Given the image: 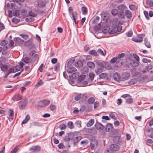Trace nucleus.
Instances as JSON below:
<instances>
[{
    "label": "nucleus",
    "mask_w": 153,
    "mask_h": 153,
    "mask_svg": "<svg viewBox=\"0 0 153 153\" xmlns=\"http://www.w3.org/2000/svg\"><path fill=\"white\" fill-rule=\"evenodd\" d=\"M21 68L20 66L18 65L16 66L15 68H8L7 74H6V75H4V78H7L8 75L10 74L15 73L19 71L20 70Z\"/></svg>",
    "instance_id": "obj_1"
},
{
    "label": "nucleus",
    "mask_w": 153,
    "mask_h": 153,
    "mask_svg": "<svg viewBox=\"0 0 153 153\" xmlns=\"http://www.w3.org/2000/svg\"><path fill=\"white\" fill-rule=\"evenodd\" d=\"M124 62V61L123 59H118L117 60L115 65L117 66V67L123 65Z\"/></svg>",
    "instance_id": "obj_20"
},
{
    "label": "nucleus",
    "mask_w": 153,
    "mask_h": 153,
    "mask_svg": "<svg viewBox=\"0 0 153 153\" xmlns=\"http://www.w3.org/2000/svg\"><path fill=\"white\" fill-rule=\"evenodd\" d=\"M30 119V116L29 115H27L26 117L23 120L22 122V124H25Z\"/></svg>",
    "instance_id": "obj_34"
},
{
    "label": "nucleus",
    "mask_w": 153,
    "mask_h": 153,
    "mask_svg": "<svg viewBox=\"0 0 153 153\" xmlns=\"http://www.w3.org/2000/svg\"><path fill=\"white\" fill-rule=\"evenodd\" d=\"M117 32L116 27H114L111 31L109 32V34H114Z\"/></svg>",
    "instance_id": "obj_46"
},
{
    "label": "nucleus",
    "mask_w": 153,
    "mask_h": 153,
    "mask_svg": "<svg viewBox=\"0 0 153 153\" xmlns=\"http://www.w3.org/2000/svg\"><path fill=\"white\" fill-rule=\"evenodd\" d=\"M133 56L134 59H135L137 62H139V61L140 58L139 56L138 55L134 53L133 54Z\"/></svg>",
    "instance_id": "obj_60"
},
{
    "label": "nucleus",
    "mask_w": 153,
    "mask_h": 153,
    "mask_svg": "<svg viewBox=\"0 0 153 153\" xmlns=\"http://www.w3.org/2000/svg\"><path fill=\"white\" fill-rule=\"evenodd\" d=\"M72 137L71 140L73 141L74 145H75L76 143L79 142L82 139L80 136L77 137L74 135L73 134V136Z\"/></svg>",
    "instance_id": "obj_6"
},
{
    "label": "nucleus",
    "mask_w": 153,
    "mask_h": 153,
    "mask_svg": "<svg viewBox=\"0 0 153 153\" xmlns=\"http://www.w3.org/2000/svg\"><path fill=\"white\" fill-rule=\"evenodd\" d=\"M81 10L82 12V14L83 15H85L87 13V9L86 7L83 6L81 8Z\"/></svg>",
    "instance_id": "obj_42"
},
{
    "label": "nucleus",
    "mask_w": 153,
    "mask_h": 153,
    "mask_svg": "<svg viewBox=\"0 0 153 153\" xmlns=\"http://www.w3.org/2000/svg\"><path fill=\"white\" fill-rule=\"evenodd\" d=\"M79 74L78 72L73 73L72 74V77L73 79H76L79 76Z\"/></svg>",
    "instance_id": "obj_39"
},
{
    "label": "nucleus",
    "mask_w": 153,
    "mask_h": 153,
    "mask_svg": "<svg viewBox=\"0 0 153 153\" xmlns=\"http://www.w3.org/2000/svg\"><path fill=\"white\" fill-rule=\"evenodd\" d=\"M124 15L128 19H130L132 16L131 11L129 10H126L125 11Z\"/></svg>",
    "instance_id": "obj_14"
},
{
    "label": "nucleus",
    "mask_w": 153,
    "mask_h": 153,
    "mask_svg": "<svg viewBox=\"0 0 153 153\" xmlns=\"http://www.w3.org/2000/svg\"><path fill=\"white\" fill-rule=\"evenodd\" d=\"M125 54L123 53L118 54L116 56V58L117 59H123L122 58L123 57L125 56Z\"/></svg>",
    "instance_id": "obj_40"
},
{
    "label": "nucleus",
    "mask_w": 153,
    "mask_h": 153,
    "mask_svg": "<svg viewBox=\"0 0 153 153\" xmlns=\"http://www.w3.org/2000/svg\"><path fill=\"white\" fill-rule=\"evenodd\" d=\"M41 149L40 146L38 145L32 146L30 148L29 150L32 152H39Z\"/></svg>",
    "instance_id": "obj_5"
},
{
    "label": "nucleus",
    "mask_w": 153,
    "mask_h": 153,
    "mask_svg": "<svg viewBox=\"0 0 153 153\" xmlns=\"http://www.w3.org/2000/svg\"><path fill=\"white\" fill-rule=\"evenodd\" d=\"M126 35L127 37H131L133 34V32L132 31H129L126 33Z\"/></svg>",
    "instance_id": "obj_61"
},
{
    "label": "nucleus",
    "mask_w": 153,
    "mask_h": 153,
    "mask_svg": "<svg viewBox=\"0 0 153 153\" xmlns=\"http://www.w3.org/2000/svg\"><path fill=\"white\" fill-rule=\"evenodd\" d=\"M7 46L3 47V49L2 52V54L3 55H5L7 53Z\"/></svg>",
    "instance_id": "obj_41"
},
{
    "label": "nucleus",
    "mask_w": 153,
    "mask_h": 153,
    "mask_svg": "<svg viewBox=\"0 0 153 153\" xmlns=\"http://www.w3.org/2000/svg\"><path fill=\"white\" fill-rule=\"evenodd\" d=\"M19 149L18 146H16L10 152V153H16Z\"/></svg>",
    "instance_id": "obj_57"
},
{
    "label": "nucleus",
    "mask_w": 153,
    "mask_h": 153,
    "mask_svg": "<svg viewBox=\"0 0 153 153\" xmlns=\"http://www.w3.org/2000/svg\"><path fill=\"white\" fill-rule=\"evenodd\" d=\"M107 76V74L106 73H102L99 75V77L101 79L105 78Z\"/></svg>",
    "instance_id": "obj_49"
},
{
    "label": "nucleus",
    "mask_w": 153,
    "mask_h": 153,
    "mask_svg": "<svg viewBox=\"0 0 153 153\" xmlns=\"http://www.w3.org/2000/svg\"><path fill=\"white\" fill-rule=\"evenodd\" d=\"M87 65L91 68H94L95 66L94 63L91 62H88L87 63Z\"/></svg>",
    "instance_id": "obj_33"
},
{
    "label": "nucleus",
    "mask_w": 153,
    "mask_h": 153,
    "mask_svg": "<svg viewBox=\"0 0 153 153\" xmlns=\"http://www.w3.org/2000/svg\"><path fill=\"white\" fill-rule=\"evenodd\" d=\"M72 15L73 19L74 20L75 24H77L78 23V21L76 22V19L77 18V13L76 11L72 12L71 14Z\"/></svg>",
    "instance_id": "obj_19"
},
{
    "label": "nucleus",
    "mask_w": 153,
    "mask_h": 153,
    "mask_svg": "<svg viewBox=\"0 0 153 153\" xmlns=\"http://www.w3.org/2000/svg\"><path fill=\"white\" fill-rule=\"evenodd\" d=\"M66 125L64 124H62L60 125L59 126V128L60 130L65 129L66 128Z\"/></svg>",
    "instance_id": "obj_54"
},
{
    "label": "nucleus",
    "mask_w": 153,
    "mask_h": 153,
    "mask_svg": "<svg viewBox=\"0 0 153 153\" xmlns=\"http://www.w3.org/2000/svg\"><path fill=\"white\" fill-rule=\"evenodd\" d=\"M31 70L32 69L30 68L29 66H27L25 67V71L28 74L30 72Z\"/></svg>",
    "instance_id": "obj_50"
},
{
    "label": "nucleus",
    "mask_w": 153,
    "mask_h": 153,
    "mask_svg": "<svg viewBox=\"0 0 153 153\" xmlns=\"http://www.w3.org/2000/svg\"><path fill=\"white\" fill-rule=\"evenodd\" d=\"M145 44V45L148 48H150L151 45L150 44V43L148 41L147 39L146 38H145L144 39Z\"/></svg>",
    "instance_id": "obj_43"
},
{
    "label": "nucleus",
    "mask_w": 153,
    "mask_h": 153,
    "mask_svg": "<svg viewBox=\"0 0 153 153\" xmlns=\"http://www.w3.org/2000/svg\"><path fill=\"white\" fill-rule=\"evenodd\" d=\"M113 77L114 79L117 81H119L120 80V76L116 72L113 75Z\"/></svg>",
    "instance_id": "obj_15"
},
{
    "label": "nucleus",
    "mask_w": 153,
    "mask_h": 153,
    "mask_svg": "<svg viewBox=\"0 0 153 153\" xmlns=\"http://www.w3.org/2000/svg\"><path fill=\"white\" fill-rule=\"evenodd\" d=\"M20 36L25 40H27L29 38L28 36L26 34H21Z\"/></svg>",
    "instance_id": "obj_52"
},
{
    "label": "nucleus",
    "mask_w": 153,
    "mask_h": 153,
    "mask_svg": "<svg viewBox=\"0 0 153 153\" xmlns=\"http://www.w3.org/2000/svg\"><path fill=\"white\" fill-rule=\"evenodd\" d=\"M95 126L97 129L99 130H102L105 128V126L103 125L101 123L98 122L96 123Z\"/></svg>",
    "instance_id": "obj_11"
},
{
    "label": "nucleus",
    "mask_w": 153,
    "mask_h": 153,
    "mask_svg": "<svg viewBox=\"0 0 153 153\" xmlns=\"http://www.w3.org/2000/svg\"><path fill=\"white\" fill-rule=\"evenodd\" d=\"M98 53L101 55L105 56L106 54V51L105 50L103 51L101 49H99L97 50Z\"/></svg>",
    "instance_id": "obj_32"
},
{
    "label": "nucleus",
    "mask_w": 153,
    "mask_h": 153,
    "mask_svg": "<svg viewBox=\"0 0 153 153\" xmlns=\"http://www.w3.org/2000/svg\"><path fill=\"white\" fill-rule=\"evenodd\" d=\"M46 3L43 1H41L38 2L37 7L38 8H42L45 6Z\"/></svg>",
    "instance_id": "obj_22"
},
{
    "label": "nucleus",
    "mask_w": 153,
    "mask_h": 153,
    "mask_svg": "<svg viewBox=\"0 0 153 153\" xmlns=\"http://www.w3.org/2000/svg\"><path fill=\"white\" fill-rule=\"evenodd\" d=\"M73 136V133H71L68 134L64 137L63 140L65 141H68L72 140V137Z\"/></svg>",
    "instance_id": "obj_7"
},
{
    "label": "nucleus",
    "mask_w": 153,
    "mask_h": 153,
    "mask_svg": "<svg viewBox=\"0 0 153 153\" xmlns=\"http://www.w3.org/2000/svg\"><path fill=\"white\" fill-rule=\"evenodd\" d=\"M89 53L90 55H92L94 56H97L98 55L97 51L94 50L90 51Z\"/></svg>",
    "instance_id": "obj_35"
},
{
    "label": "nucleus",
    "mask_w": 153,
    "mask_h": 153,
    "mask_svg": "<svg viewBox=\"0 0 153 153\" xmlns=\"http://www.w3.org/2000/svg\"><path fill=\"white\" fill-rule=\"evenodd\" d=\"M124 12L120 11L118 14V17L121 19L125 18V15L124 14Z\"/></svg>",
    "instance_id": "obj_36"
},
{
    "label": "nucleus",
    "mask_w": 153,
    "mask_h": 153,
    "mask_svg": "<svg viewBox=\"0 0 153 153\" xmlns=\"http://www.w3.org/2000/svg\"><path fill=\"white\" fill-rule=\"evenodd\" d=\"M31 126H41V124L38 122H33L31 123Z\"/></svg>",
    "instance_id": "obj_48"
},
{
    "label": "nucleus",
    "mask_w": 153,
    "mask_h": 153,
    "mask_svg": "<svg viewBox=\"0 0 153 153\" xmlns=\"http://www.w3.org/2000/svg\"><path fill=\"white\" fill-rule=\"evenodd\" d=\"M9 114V116L10 117H12L14 115V111L12 109H10L8 112Z\"/></svg>",
    "instance_id": "obj_55"
},
{
    "label": "nucleus",
    "mask_w": 153,
    "mask_h": 153,
    "mask_svg": "<svg viewBox=\"0 0 153 153\" xmlns=\"http://www.w3.org/2000/svg\"><path fill=\"white\" fill-rule=\"evenodd\" d=\"M59 64L58 63H57L54 68V70L57 71L59 69Z\"/></svg>",
    "instance_id": "obj_59"
},
{
    "label": "nucleus",
    "mask_w": 153,
    "mask_h": 153,
    "mask_svg": "<svg viewBox=\"0 0 153 153\" xmlns=\"http://www.w3.org/2000/svg\"><path fill=\"white\" fill-rule=\"evenodd\" d=\"M147 4L151 7H153V1L152 0H147Z\"/></svg>",
    "instance_id": "obj_45"
},
{
    "label": "nucleus",
    "mask_w": 153,
    "mask_h": 153,
    "mask_svg": "<svg viewBox=\"0 0 153 153\" xmlns=\"http://www.w3.org/2000/svg\"><path fill=\"white\" fill-rule=\"evenodd\" d=\"M117 8L120 11L124 12L127 8L125 4H121L118 6Z\"/></svg>",
    "instance_id": "obj_17"
},
{
    "label": "nucleus",
    "mask_w": 153,
    "mask_h": 153,
    "mask_svg": "<svg viewBox=\"0 0 153 153\" xmlns=\"http://www.w3.org/2000/svg\"><path fill=\"white\" fill-rule=\"evenodd\" d=\"M130 76V74L128 72H124L122 74V80H126L129 79Z\"/></svg>",
    "instance_id": "obj_9"
},
{
    "label": "nucleus",
    "mask_w": 153,
    "mask_h": 153,
    "mask_svg": "<svg viewBox=\"0 0 153 153\" xmlns=\"http://www.w3.org/2000/svg\"><path fill=\"white\" fill-rule=\"evenodd\" d=\"M27 103V100L25 98L21 100L18 103L19 108L22 110L25 109Z\"/></svg>",
    "instance_id": "obj_2"
},
{
    "label": "nucleus",
    "mask_w": 153,
    "mask_h": 153,
    "mask_svg": "<svg viewBox=\"0 0 153 153\" xmlns=\"http://www.w3.org/2000/svg\"><path fill=\"white\" fill-rule=\"evenodd\" d=\"M81 95V94H79L75 95L74 97V99L76 101L79 100L80 99Z\"/></svg>",
    "instance_id": "obj_56"
},
{
    "label": "nucleus",
    "mask_w": 153,
    "mask_h": 153,
    "mask_svg": "<svg viewBox=\"0 0 153 153\" xmlns=\"http://www.w3.org/2000/svg\"><path fill=\"white\" fill-rule=\"evenodd\" d=\"M146 70L151 73H153V66L152 65H149L146 68Z\"/></svg>",
    "instance_id": "obj_27"
},
{
    "label": "nucleus",
    "mask_w": 153,
    "mask_h": 153,
    "mask_svg": "<svg viewBox=\"0 0 153 153\" xmlns=\"http://www.w3.org/2000/svg\"><path fill=\"white\" fill-rule=\"evenodd\" d=\"M22 98L21 95L18 94H15L12 97V100L14 102L18 101Z\"/></svg>",
    "instance_id": "obj_8"
},
{
    "label": "nucleus",
    "mask_w": 153,
    "mask_h": 153,
    "mask_svg": "<svg viewBox=\"0 0 153 153\" xmlns=\"http://www.w3.org/2000/svg\"><path fill=\"white\" fill-rule=\"evenodd\" d=\"M110 28L108 26H105L102 29V31L103 33H106L108 32H109L110 30Z\"/></svg>",
    "instance_id": "obj_29"
},
{
    "label": "nucleus",
    "mask_w": 153,
    "mask_h": 153,
    "mask_svg": "<svg viewBox=\"0 0 153 153\" xmlns=\"http://www.w3.org/2000/svg\"><path fill=\"white\" fill-rule=\"evenodd\" d=\"M95 102V99L93 97H91L89 98L88 101V103L89 104H92L94 103Z\"/></svg>",
    "instance_id": "obj_37"
},
{
    "label": "nucleus",
    "mask_w": 153,
    "mask_h": 153,
    "mask_svg": "<svg viewBox=\"0 0 153 153\" xmlns=\"http://www.w3.org/2000/svg\"><path fill=\"white\" fill-rule=\"evenodd\" d=\"M74 59H72L70 60H69L67 63V68H69L71 67V65L72 64H73L75 61Z\"/></svg>",
    "instance_id": "obj_25"
},
{
    "label": "nucleus",
    "mask_w": 153,
    "mask_h": 153,
    "mask_svg": "<svg viewBox=\"0 0 153 153\" xmlns=\"http://www.w3.org/2000/svg\"><path fill=\"white\" fill-rule=\"evenodd\" d=\"M50 108L51 110L52 111H53L56 108V106L53 105H51L50 106Z\"/></svg>",
    "instance_id": "obj_64"
},
{
    "label": "nucleus",
    "mask_w": 153,
    "mask_h": 153,
    "mask_svg": "<svg viewBox=\"0 0 153 153\" xmlns=\"http://www.w3.org/2000/svg\"><path fill=\"white\" fill-rule=\"evenodd\" d=\"M94 123V119H91L87 123L86 126L88 127H90L92 126Z\"/></svg>",
    "instance_id": "obj_28"
},
{
    "label": "nucleus",
    "mask_w": 153,
    "mask_h": 153,
    "mask_svg": "<svg viewBox=\"0 0 153 153\" xmlns=\"http://www.w3.org/2000/svg\"><path fill=\"white\" fill-rule=\"evenodd\" d=\"M113 126L111 124L108 123L106 126L105 130L107 132H110L112 131Z\"/></svg>",
    "instance_id": "obj_13"
},
{
    "label": "nucleus",
    "mask_w": 153,
    "mask_h": 153,
    "mask_svg": "<svg viewBox=\"0 0 153 153\" xmlns=\"http://www.w3.org/2000/svg\"><path fill=\"white\" fill-rule=\"evenodd\" d=\"M67 126L70 129H72L74 128V124L73 122L71 121L68 122V123Z\"/></svg>",
    "instance_id": "obj_44"
},
{
    "label": "nucleus",
    "mask_w": 153,
    "mask_h": 153,
    "mask_svg": "<svg viewBox=\"0 0 153 153\" xmlns=\"http://www.w3.org/2000/svg\"><path fill=\"white\" fill-rule=\"evenodd\" d=\"M25 20L28 22H32L34 21V19L32 17H28Z\"/></svg>",
    "instance_id": "obj_58"
},
{
    "label": "nucleus",
    "mask_w": 153,
    "mask_h": 153,
    "mask_svg": "<svg viewBox=\"0 0 153 153\" xmlns=\"http://www.w3.org/2000/svg\"><path fill=\"white\" fill-rule=\"evenodd\" d=\"M7 44V41L5 40H3L0 42V45L1 46H5Z\"/></svg>",
    "instance_id": "obj_63"
},
{
    "label": "nucleus",
    "mask_w": 153,
    "mask_h": 153,
    "mask_svg": "<svg viewBox=\"0 0 153 153\" xmlns=\"http://www.w3.org/2000/svg\"><path fill=\"white\" fill-rule=\"evenodd\" d=\"M111 13L113 16H115L118 14V10L117 9H114L111 10Z\"/></svg>",
    "instance_id": "obj_38"
},
{
    "label": "nucleus",
    "mask_w": 153,
    "mask_h": 153,
    "mask_svg": "<svg viewBox=\"0 0 153 153\" xmlns=\"http://www.w3.org/2000/svg\"><path fill=\"white\" fill-rule=\"evenodd\" d=\"M96 63L97 65L98 68H100L102 69H103L104 65L103 64L99 61H97Z\"/></svg>",
    "instance_id": "obj_31"
},
{
    "label": "nucleus",
    "mask_w": 153,
    "mask_h": 153,
    "mask_svg": "<svg viewBox=\"0 0 153 153\" xmlns=\"http://www.w3.org/2000/svg\"><path fill=\"white\" fill-rule=\"evenodd\" d=\"M50 103L49 100H42L38 102V106L40 107H43L49 105Z\"/></svg>",
    "instance_id": "obj_4"
},
{
    "label": "nucleus",
    "mask_w": 153,
    "mask_h": 153,
    "mask_svg": "<svg viewBox=\"0 0 153 153\" xmlns=\"http://www.w3.org/2000/svg\"><path fill=\"white\" fill-rule=\"evenodd\" d=\"M2 61L0 60V68L1 70L4 72L5 75L7 74V70L9 68V66L7 65L3 64Z\"/></svg>",
    "instance_id": "obj_3"
},
{
    "label": "nucleus",
    "mask_w": 153,
    "mask_h": 153,
    "mask_svg": "<svg viewBox=\"0 0 153 153\" xmlns=\"http://www.w3.org/2000/svg\"><path fill=\"white\" fill-rule=\"evenodd\" d=\"M94 76L95 74L93 72H91L89 74V77L91 80L94 79Z\"/></svg>",
    "instance_id": "obj_47"
},
{
    "label": "nucleus",
    "mask_w": 153,
    "mask_h": 153,
    "mask_svg": "<svg viewBox=\"0 0 153 153\" xmlns=\"http://www.w3.org/2000/svg\"><path fill=\"white\" fill-rule=\"evenodd\" d=\"M28 14L30 16L33 17L36 16L37 15L36 13L32 10L29 11Z\"/></svg>",
    "instance_id": "obj_53"
},
{
    "label": "nucleus",
    "mask_w": 153,
    "mask_h": 153,
    "mask_svg": "<svg viewBox=\"0 0 153 153\" xmlns=\"http://www.w3.org/2000/svg\"><path fill=\"white\" fill-rule=\"evenodd\" d=\"M76 69L75 68L71 67L68 68L67 71L68 73H72L76 71Z\"/></svg>",
    "instance_id": "obj_23"
},
{
    "label": "nucleus",
    "mask_w": 153,
    "mask_h": 153,
    "mask_svg": "<svg viewBox=\"0 0 153 153\" xmlns=\"http://www.w3.org/2000/svg\"><path fill=\"white\" fill-rule=\"evenodd\" d=\"M130 64L133 66L137 67L139 65L138 62L135 61L134 59H130Z\"/></svg>",
    "instance_id": "obj_21"
},
{
    "label": "nucleus",
    "mask_w": 153,
    "mask_h": 153,
    "mask_svg": "<svg viewBox=\"0 0 153 153\" xmlns=\"http://www.w3.org/2000/svg\"><path fill=\"white\" fill-rule=\"evenodd\" d=\"M14 41L16 44H21L23 43L24 40L20 38L16 37L14 38Z\"/></svg>",
    "instance_id": "obj_10"
},
{
    "label": "nucleus",
    "mask_w": 153,
    "mask_h": 153,
    "mask_svg": "<svg viewBox=\"0 0 153 153\" xmlns=\"http://www.w3.org/2000/svg\"><path fill=\"white\" fill-rule=\"evenodd\" d=\"M31 61L32 63H33L35 61L37 62L39 60V56L37 54H34L31 58Z\"/></svg>",
    "instance_id": "obj_24"
},
{
    "label": "nucleus",
    "mask_w": 153,
    "mask_h": 153,
    "mask_svg": "<svg viewBox=\"0 0 153 153\" xmlns=\"http://www.w3.org/2000/svg\"><path fill=\"white\" fill-rule=\"evenodd\" d=\"M119 146L115 144H112L111 145L110 149L111 151H116L119 149Z\"/></svg>",
    "instance_id": "obj_18"
},
{
    "label": "nucleus",
    "mask_w": 153,
    "mask_h": 153,
    "mask_svg": "<svg viewBox=\"0 0 153 153\" xmlns=\"http://www.w3.org/2000/svg\"><path fill=\"white\" fill-rule=\"evenodd\" d=\"M126 101L127 103L131 104L133 102V99L131 98H129L126 99Z\"/></svg>",
    "instance_id": "obj_62"
},
{
    "label": "nucleus",
    "mask_w": 153,
    "mask_h": 153,
    "mask_svg": "<svg viewBox=\"0 0 153 153\" xmlns=\"http://www.w3.org/2000/svg\"><path fill=\"white\" fill-rule=\"evenodd\" d=\"M132 39L133 41L136 42H140L143 41V38L141 36L136 37H133Z\"/></svg>",
    "instance_id": "obj_16"
},
{
    "label": "nucleus",
    "mask_w": 153,
    "mask_h": 153,
    "mask_svg": "<svg viewBox=\"0 0 153 153\" xmlns=\"http://www.w3.org/2000/svg\"><path fill=\"white\" fill-rule=\"evenodd\" d=\"M23 61L26 63H32L31 61V59L30 58L28 57H25L23 59Z\"/></svg>",
    "instance_id": "obj_26"
},
{
    "label": "nucleus",
    "mask_w": 153,
    "mask_h": 153,
    "mask_svg": "<svg viewBox=\"0 0 153 153\" xmlns=\"http://www.w3.org/2000/svg\"><path fill=\"white\" fill-rule=\"evenodd\" d=\"M98 144L97 141L95 140L93 141V140H92L91 142L90 143V146L91 149L92 150H93L95 146H97Z\"/></svg>",
    "instance_id": "obj_12"
},
{
    "label": "nucleus",
    "mask_w": 153,
    "mask_h": 153,
    "mask_svg": "<svg viewBox=\"0 0 153 153\" xmlns=\"http://www.w3.org/2000/svg\"><path fill=\"white\" fill-rule=\"evenodd\" d=\"M137 79L134 78L131 79L129 82L128 83L130 85H134L137 83Z\"/></svg>",
    "instance_id": "obj_30"
},
{
    "label": "nucleus",
    "mask_w": 153,
    "mask_h": 153,
    "mask_svg": "<svg viewBox=\"0 0 153 153\" xmlns=\"http://www.w3.org/2000/svg\"><path fill=\"white\" fill-rule=\"evenodd\" d=\"M86 76L84 74L81 75L79 76V80L80 82H82L83 79H84L86 77Z\"/></svg>",
    "instance_id": "obj_51"
}]
</instances>
